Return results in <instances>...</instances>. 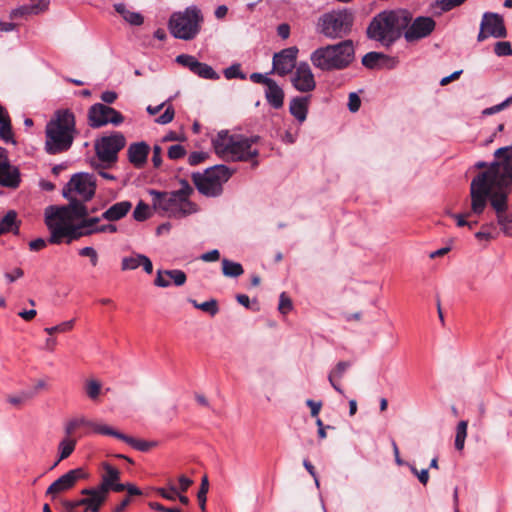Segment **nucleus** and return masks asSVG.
<instances>
[{
    "mask_svg": "<svg viewBox=\"0 0 512 512\" xmlns=\"http://www.w3.org/2000/svg\"><path fill=\"white\" fill-rule=\"evenodd\" d=\"M494 156L500 160L493 162L488 171L479 173L471 181V211L481 215L489 202L501 231L512 237V213L509 212L508 203L512 191V149L499 148Z\"/></svg>",
    "mask_w": 512,
    "mask_h": 512,
    "instance_id": "nucleus-1",
    "label": "nucleus"
},
{
    "mask_svg": "<svg viewBox=\"0 0 512 512\" xmlns=\"http://www.w3.org/2000/svg\"><path fill=\"white\" fill-rule=\"evenodd\" d=\"M90 211L85 204L49 206L45 209V223L50 231L48 242L60 244L63 238L69 244L81 237L96 234L94 231L99 217H89Z\"/></svg>",
    "mask_w": 512,
    "mask_h": 512,
    "instance_id": "nucleus-2",
    "label": "nucleus"
},
{
    "mask_svg": "<svg viewBox=\"0 0 512 512\" xmlns=\"http://www.w3.org/2000/svg\"><path fill=\"white\" fill-rule=\"evenodd\" d=\"M179 184L180 188L175 191L149 190L152 197V207L158 214L181 219L199 211L198 205L190 200V196L194 192L193 187L184 179H181Z\"/></svg>",
    "mask_w": 512,
    "mask_h": 512,
    "instance_id": "nucleus-3",
    "label": "nucleus"
},
{
    "mask_svg": "<svg viewBox=\"0 0 512 512\" xmlns=\"http://www.w3.org/2000/svg\"><path fill=\"white\" fill-rule=\"evenodd\" d=\"M75 134L74 114L69 110L57 111L45 128V151L55 155L69 150Z\"/></svg>",
    "mask_w": 512,
    "mask_h": 512,
    "instance_id": "nucleus-4",
    "label": "nucleus"
},
{
    "mask_svg": "<svg viewBox=\"0 0 512 512\" xmlns=\"http://www.w3.org/2000/svg\"><path fill=\"white\" fill-rule=\"evenodd\" d=\"M411 22V14L406 10L383 11L377 14L367 28L370 39L390 46L397 40Z\"/></svg>",
    "mask_w": 512,
    "mask_h": 512,
    "instance_id": "nucleus-5",
    "label": "nucleus"
},
{
    "mask_svg": "<svg viewBox=\"0 0 512 512\" xmlns=\"http://www.w3.org/2000/svg\"><path fill=\"white\" fill-rule=\"evenodd\" d=\"M355 59L352 40L318 47L310 54L312 65L323 72L340 71L348 68Z\"/></svg>",
    "mask_w": 512,
    "mask_h": 512,
    "instance_id": "nucleus-6",
    "label": "nucleus"
},
{
    "mask_svg": "<svg viewBox=\"0 0 512 512\" xmlns=\"http://www.w3.org/2000/svg\"><path fill=\"white\" fill-rule=\"evenodd\" d=\"M232 176V171L225 165H215L204 173H194L193 182L197 190L206 197H218L223 192V184Z\"/></svg>",
    "mask_w": 512,
    "mask_h": 512,
    "instance_id": "nucleus-7",
    "label": "nucleus"
},
{
    "mask_svg": "<svg viewBox=\"0 0 512 512\" xmlns=\"http://www.w3.org/2000/svg\"><path fill=\"white\" fill-rule=\"evenodd\" d=\"M354 16L348 9L334 10L319 19V31L329 39L343 38L352 29Z\"/></svg>",
    "mask_w": 512,
    "mask_h": 512,
    "instance_id": "nucleus-8",
    "label": "nucleus"
},
{
    "mask_svg": "<svg viewBox=\"0 0 512 512\" xmlns=\"http://www.w3.org/2000/svg\"><path fill=\"white\" fill-rule=\"evenodd\" d=\"M201 21L200 10L192 6L184 12L174 13L169 21V29L175 38L191 40L199 33Z\"/></svg>",
    "mask_w": 512,
    "mask_h": 512,
    "instance_id": "nucleus-9",
    "label": "nucleus"
},
{
    "mask_svg": "<svg viewBox=\"0 0 512 512\" xmlns=\"http://www.w3.org/2000/svg\"><path fill=\"white\" fill-rule=\"evenodd\" d=\"M96 190V181L93 175L78 173L71 177L63 189V196L69 201L68 205L85 204L92 199Z\"/></svg>",
    "mask_w": 512,
    "mask_h": 512,
    "instance_id": "nucleus-10",
    "label": "nucleus"
},
{
    "mask_svg": "<svg viewBox=\"0 0 512 512\" xmlns=\"http://www.w3.org/2000/svg\"><path fill=\"white\" fill-rule=\"evenodd\" d=\"M125 146V138L120 133L102 137L95 144L96 154L107 166L117 160L118 152Z\"/></svg>",
    "mask_w": 512,
    "mask_h": 512,
    "instance_id": "nucleus-11",
    "label": "nucleus"
},
{
    "mask_svg": "<svg viewBox=\"0 0 512 512\" xmlns=\"http://www.w3.org/2000/svg\"><path fill=\"white\" fill-rule=\"evenodd\" d=\"M88 119L91 127L98 128L108 123L119 125L124 118L120 112L102 103L92 105L88 112Z\"/></svg>",
    "mask_w": 512,
    "mask_h": 512,
    "instance_id": "nucleus-12",
    "label": "nucleus"
},
{
    "mask_svg": "<svg viewBox=\"0 0 512 512\" xmlns=\"http://www.w3.org/2000/svg\"><path fill=\"white\" fill-rule=\"evenodd\" d=\"M258 140V136L244 137L242 135H238L236 143L234 144V150H232V154L235 153V155L229 156L228 161L254 160L253 165L256 166L258 161L255 159L258 157L259 151L257 148L253 147V145Z\"/></svg>",
    "mask_w": 512,
    "mask_h": 512,
    "instance_id": "nucleus-13",
    "label": "nucleus"
},
{
    "mask_svg": "<svg viewBox=\"0 0 512 512\" xmlns=\"http://www.w3.org/2000/svg\"><path fill=\"white\" fill-rule=\"evenodd\" d=\"M86 478H88V474L83 468L69 470L47 488L46 495L55 498L58 494L72 489L79 480Z\"/></svg>",
    "mask_w": 512,
    "mask_h": 512,
    "instance_id": "nucleus-14",
    "label": "nucleus"
},
{
    "mask_svg": "<svg viewBox=\"0 0 512 512\" xmlns=\"http://www.w3.org/2000/svg\"><path fill=\"white\" fill-rule=\"evenodd\" d=\"M102 469L103 473L101 474V481L96 488L107 495L110 491H124L123 483H120V470L108 462L102 463Z\"/></svg>",
    "mask_w": 512,
    "mask_h": 512,
    "instance_id": "nucleus-15",
    "label": "nucleus"
},
{
    "mask_svg": "<svg viewBox=\"0 0 512 512\" xmlns=\"http://www.w3.org/2000/svg\"><path fill=\"white\" fill-rule=\"evenodd\" d=\"M298 49L289 47L275 53L273 56V71L280 76H285L296 68Z\"/></svg>",
    "mask_w": 512,
    "mask_h": 512,
    "instance_id": "nucleus-16",
    "label": "nucleus"
},
{
    "mask_svg": "<svg viewBox=\"0 0 512 512\" xmlns=\"http://www.w3.org/2000/svg\"><path fill=\"white\" fill-rule=\"evenodd\" d=\"M21 182L17 167L10 164L6 150L0 147V185L15 189Z\"/></svg>",
    "mask_w": 512,
    "mask_h": 512,
    "instance_id": "nucleus-17",
    "label": "nucleus"
},
{
    "mask_svg": "<svg viewBox=\"0 0 512 512\" xmlns=\"http://www.w3.org/2000/svg\"><path fill=\"white\" fill-rule=\"evenodd\" d=\"M291 82L296 90L303 93L311 92L316 87L314 74L306 62H301L297 65Z\"/></svg>",
    "mask_w": 512,
    "mask_h": 512,
    "instance_id": "nucleus-18",
    "label": "nucleus"
},
{
    "mask_svg": "<svg viewBox=\"0 0 512 512\" xmlns=\"http://www.w3.org/2000/svg\"><path fill=\"white\" fill-rule=\"evenodd\" d=\"M435 28V21L431 17H417L406 28L405 39L409 42L427 37Z\"/></svg>",
    "mask_w": 512,
    "mask_h": 512,
    "instance_id": "nucleus-19",
    "label": "nucleus"
},
{
    "mask_svg": "<svg viewBox=\"0 0 512 512\" xmlns=\"http://www.w3.org/2000/svg\"><path fill=\"white\" fill-rule=\"evenodd\" d=\"M238 135H232L226 130H222L212 139V145L215 153L224 160L232 156L234 144Z\"/></svg>",
    "mask_w": 512,
    "mask_h": 512,
    "instance_id": "nucleus-20",
    "label": "nucleus"
},
{
    "mask_svg": "<svg viewBox=\"0 0 512 512\" xmlns=\"http://www.w3.org/2000/svg\"><path fill=\"white\" fill-rule=\"evenodd\" d=\"M187 276L184 271L179 269L163 270L159 269L156 273L154 285L160 288H167L173 283L180 287L186 283Z\"/></svg>",
    "mask_w": 512,
    "mask_h": 512,
    "instance_id": "nucleus-21",
    "label": "nucleus"
},
{
    "mask_svg": "<svg viewBox=\"0 0 512 512\" xmlns=\"http://www.w3.org/2000/svg\"><path fill=\"white\" fill-rule=\"evenodd\" d=\"M142 267L144 272L151 274L153 272V264L149 257L144 254L132 252L121 259V270L132 271Z\"/></svg>",
    "mask_w": 512,
    "mask_h": 512,
    "instance_id": "nucleus-22",
    "label": "nucleus"
},
{
    "mask_svg": "<svg viewBox=\"0 0 512 512\" xmlns=\"http://www.w3.org/2000/svg\"><path fill=\"white\" fill-rule=\"evenodd\" d=\"M483 26L486 27L487 31L494 38H505L507 31L504 25L503 17L497 13L486 12L482 16Z\"/></svg>",
    "mask_w": 512,
    "mask_h": 512,
    "instance_id": "nucleus-23",
    "label": "nucleus"
},
{
    "mask_svg": "<svg viewBox=\"0 0 512 512\" xmlns=\"http://www.w3.org/2000/svg\"><path fill=\"white\" fill-rule=\"evenodd\" d=\"M83 496H89L87 507L83 512H99L108 495L96 487L84 488L80 491Z\"/></svg>",
    "mask_w": 512,
    "mask_h": 512,
    "instance_id": "nucleus-24",
    "label": "nucleus"
},
{
    "mask_svg": "<svg viewBox=\"0 0 512 512\" xmlns=\"http://www.w3.org/2000/svg\"><path fill=\"white\" fill-rule=\"evenodd\" d=\"M132 208L130 201H120L111 205L101 214V218L109 222H115L124 218Z\"/></svg>",
    "mask_w": 512,
    "mask_h": 512,
    "instance_id": "nucleus-25",
    "label": "nucleus"
},
{
    "mask_svg": "<svg viewBox=\"0 0 512 512\" xmlns=\"http://www.w3.org/2000/svg\"><path fill=\"white\" fill-rule=\"evenodd\" d=\"M149 146L144 143H134L128 149L129 161L136 167H142L147 160Z\"/></svg>",
    "mask_w": 512,
    "mask_h": 512,
    "instance_id": "nucleus-26",
    "label": "nucleus"
},
{
    "mask_svg": "<svg viewBox=\"0 0 512 512\" xmlns=\"http://www.w3.org/2000/svg\"><path fill=\"white\" fill-rule=\"evenodd\" d=\"M308 104L309 97H294L289 103V112L300 124L307 118Z\"/></svg>",
    "mask_w": 512,
    "mask_h": 512,
    "instance_id": "nucleus-27",
    "label": "nucleus"
},
{
    "mask_svg": "<svg viewBox=\"0 0 512 512\" xmlns=\"http://www.w3.org/2000/svg\"><path fill=\"white\" fill-rule=\"evenodd\" d=\"M265 97L267 102L275 109H279L284 103V92L276 81L270 82L266 87Z\"/></svg>",
    "mask_w": 512,
    "mask_h": 512,
    "instance_id": "nucleus-28",
    "label": "nucleus"
},
{
    "mask_svg": "<svg viewBox=\"0 0 512 512\" xmlns=\"http://www.w3.org/2000/svg\"><path fill=\"white\" fill-rule=\"evenodd\" d=\"M19 232V221H17V213L14 210H9L0 220V236L2 234Z\"/></svg>",
    "mask_w": 512,
    "mask_h": 512,
    "instance_id": "nucleus-29",
    "label": "nucleus"
},
{
    "mask_svg": "<svg viewBox=\"0 0 512 512\" xmlns=\"http://www.w3.org/2000/svg\"><path fill=\"white\" fill-rule=\"evenodd\" d=\"M93 420H90L84 416H78L69 419L64 426V431L67 436H72L81 428H88L91 430Z\"/></svg>",
    "mask_w": 512,
    "mask_h": 512,
    "instance_id": "nucleus-30",
    "label": "nucleus"
},
{
    "mask_svg": "<svg viewBox=\"0 0 512 512\" xmlns=\"http://www.w3.org/2000/svg\"><path fill=\"white\" fill-rule=\"evenodd\" d=\"M351 366V363L348 361H340L336 364L335 368L329 373L328 380L331 386L338 392L343 393V390L337 383L338 380H340L347 369Z\"/></svg>",
    "mask_w": 512,
    "mask_h": 512,
    "instance_id": "nucleus-31",
    "label": "nucleus"
},
{
    "mask_svg": "<svg viewBox=\"0 0 512 512\" xmlns=\"http://www.w3.org/2000/svg\"><path fill=\"white\" fill-rule=\"evenodd\" d=\"M76 440L71 438V436H67L63 438L58 444V459L53 465V467L57 466L59 462L68 458L75 450Z\"/></svg>",
    "mask_w": 512,
    "mask_h": 512,
    "instance_id": "nucleus-32",
    "label": "nucleus"
},
{
    "mask_svg": "<svg viewBox=\"0 0 512 512\" xmlns=\"http://www.w3.org/2000/svg\"><path fill=\"white\" fill-rule=\"evenodd\" d=\"M114 8L127 23L135 26L143 23V16L140 13L130 11L125 4L117 3L114 5Z\"/></svg>",
    "mask_w": 512,
    "mask_h": 512,
    "instance_id": "nucleus-33",
    "label": "nucleus"
},
{
    "mask_svg": "<svg viewBox=\"0 0 512 512\" xmlns=\"http://www.w3.org/2000/svg\"><path fill=\"white\" fill-rule=\"evenodd\" d=\"M91 432L104 436H112L120 440H122V436H124L123 433L115 430L113 427L97 421H93Z\"/></svg>",
    "mask_w": 512,
    "mask_h": 512,
    "instance_id": "nucleus-34",
    "label": "nucleus"
},
{
    "mask_svg": "<svg viewBox=\"0 0 512 512\" xmlns=\"http://www.w3.org/2000/svg\"><path fill=\"white\" fill-rule=\"evenodd\" d=\"M193 73L203 79L218 80L220 78L219 74L212 68V66L199 61Z\"/></svg>",
    "mask_w": 512,
    "mask_h": 512,
    "instance_id": "nucleus-35",
    "label": "nucleus"
},
{
    "mask_svg": "<svg viewBox=\"0 0 512 512\" xmlns=\"http://www.w3.org/2000/svg\"><path fill=\"white\" fill-rule=\"evenodd\" d=\"M244 272L240 263L230 261L228 259L222 260V273L226 277H239Z\"/></svg>",
    "mask_w": 512,
    "mask_h": 512,
    "instance_id": "nucleus-36",
    "label": "nucleus"
},
{
    "mask_svg": "<svg viewBox=\"0 0 512 512\" xmlns=\"http://www.w3.org/2000/svg\"><path fill=\"white\" fill-rule=\"evenodd\" d=\"M122 441H124L125 443H127L128 445L133 447L134 449L141 451V452H146L149 449H151L152 447L156 446V444H157L156 442H148L145 440L136 439V438H133L126 434H124V436H122Z\"/></svg>",
    "mask_w": 512,
    "mask_h": 512,
    "instance_id": "nucleus-37",
    "label": "nucleus"
},
{
    "mask_svg": "<svg viewBox=\"0 0 512 512\" xmlns=\"http://www.w3.org/2000/svg\"><path fill=\"white\" fill-rule=\"evenodd\" d=\"M468 422L465 420L460 421L456 427L455 448L459 451L463 450L465 439L467 437Z\"/></svg>",
    "mask_w": 512,
    "mask_h": 512,
    "instance_id": "nucleus-38",
    "label": "nucleus"
},
{
    "mask_svg": "<svg viewBox=\"0 0 512 512\" xmlns=\"http://www.w3.org/2000/svg\"><path fill=\"white\" fill-rule=\"evenodd\" d=\"M101 388V383L96 379H89L85 383V392L92 401L98 400Z\"/></svg>",
    "mask_w": 512,
    "mask_h": 512,
    "instance_id": "nucleus-39",
    "label": "nucleus"
},
{
    "mask_svg": "<svg viewBox=\"0 0 512 512\" xmlns=\"http://www.w3.org/2000/svg\"><path fill=\"white\" fill-rule=\"evenodd\" d=\"M383 58V53L369 52L362 58V64L368 69H376L379 66V61Z\"/></svg>",
    "mask_w": 512,
    "mask_h": 512,
    "instance_id": "nucleus-40",
    "label": "nucleus"
},
{
    "mask_svg": "<svg viewBox=\"0 0 512 512\" xmlns=\"http://www.w3.org/2000/svg\"><path fill=\"white\" fill-rule=\"evenodd\" d=\"M223 74L226 79H246V74L241 71V65L239 63L232 64L231 66L224 69Z\"/></svg>",
    "mask_w": 512,
    "mask_h": 512,
    "instance_id": "nucleus-41",
    "label": "nucleus"
},
{
    "mask_svg": "<svg viewBox=\"0 0 512 512\" xmlns=\"http://www.w3.org/2000/svg\"><path fill=\"white\" fill-rule=\"evenodd\" d=\"M0 137L5 142L15 143L13 139L10 117L0 122Z\"/></svg>",
    "mask_w": 512,
    "mask_h": 512,
    "instance_id": "nucleus-42",
    "label": "nucleus"
},
{
    "mask_svg": "<svg viewBox=\"0 0 512 512\" xmlns=\"http://www.w3.org/2000/svg\"><path fill=\"white\" fill-rule=\"evenodd\" d=\"M151 216L150 208L147 204L140 201L134 209L133 217L136 221H144Z\"/></svg>",
    "mask_w": 512,
    "mask_h": 512,
    "instance_id": "nucleus-43",
    "label": "nucleus"
},
{
    "mask_svg": "<svg viewBox=\"0 0 512 512\" xmlns=\"http://www.w3.org/2000/svg\"><path fill=\"white\" fill-rule=\"evenodd\" d=\"M209 489V482L207 476H204L201 481V485L197 494V498L199 501V505L202 511L205 510L206 500H207V493Z\"/></svg>",
    "mask_w": 512,
    "mask_h": 512,
    "instance_id": "nucleus-44",
    "label": "nucleus"
},
{
    "mask_svg": "<svg viewBox=\"0 0 512 512\" xmlns=\"http://www.w3.org/2000/svg\"><path fill=\"white\" fill-rule=\"evenodd\" d=\"M176 62L178 64L188 68L193 73V71L198 63V60L192 55L180 54L176 57Z\"/></svg>",
    "mask_w": 512,
    "mask_h": 512,
    "instance_id": "nucleus-45",
    "label": "nucleus"
},
{
    "mask_svg": "<svg viewBox=\"0 0 512 512\" xmlns=\"http://www.w3.org/2000/svg\"><path fill=\"white\" fill-rule=\"evenodd\" d=\"M156 492L163 498L167 500H175L178 495L177 487L173 484V482H168V489L166 488H157Z\"/></svg>",
    "mask_w": 512,
    "mask_h": 512,
    "instance_id": "nucleus-46",
    "label": "nucleus"
},
{
    "mask_svg": "<svg viewBox=\"0 0 512 512\" xmlns=\"http://www.w3.org/2000/svg\"><path fill=\"white\" fill-rule=\"evenodd\" d=\"M511 104H512V96L508 97L507 99H505L500 104H497V105H494V106H491V107H488V108L484 109L482 111V114L485 115V116L496 114V113L504 110L505 108H507Z\"/></svg>",
    "mask_w": 512,
    "mask_h": 512,
    "instance_id": "nucleus-47",
    "label": "nucleus"
},
{
    "mask_svg": "<svg viewBox=\"0 0 512 512\" xmlns=\"http://www.w3.org/2000/svg\"><path fill=\"white\" fill-rule=\"evenodd\" d=\"M49 0H30V11L33 15H38L48 9Z\"/></svg>",
    "mask_w": 512,
    "mask_h": 512,
    "instance_id": "nucleus-48",
    "label": "nucleus"
},
{
    "mask_svg": "<svg viewBox=\"0 0 512 512\" xmlns=\"http://www.w3.org/2000/svg\"><path fill=\"white\" fill-rule=\"evenodd\" d=\"M196 308L207 312L212 316L216 315L219 311L218 303L215 299L200 303V305H196Z\"/></svg>",
    "mask_w": 512,
    "mask_h": 512,
    "instance_id": "nucleus-49",
    "label": "nucleus"
},
{
    "mask_svg": "<svg viewBox=\"0 0 512 512\" xmlns=\"http://www.w3.org/2000/svg\"><path fill=\"white\" fill-rule=\"evenodd\" d=\"M494 52L497 56H509L512 55L511 44L508 41L497 42L494 46Z\"/></svg>",
    "mask_w": 512,
    "mask_h": 512,
    "instance_id": "nucleus-50",
    "label": "nucleus"
},
{
    "mask_svg": "<svg viewBox=\"0 0 512 512\" xmlns=\"http://www.w3.org/2000/svg\"><path fill=\"white\" fill-rule=\"evenodd\" d=\"M79 255L83 257H88L92 266H96L98 264V253L94 247L87 246L83 247L79 250Z\"/></svg>",
    "mask_w": 512,
    "mask_h": 512,
    "instance_id": "nucleus-51",
    "label": "nucleus"
},
{
    "mask_svg": "<svg viewBox=\"0 0 512 512\" xmlns=\"http://www.w3.org/2000/svg\"><path fill=\"white\" fill-rule=\"evenodd\" d=\"M186 154L185 148L180 144H175L169 147L168 157L172 160L182 158Z\"/></svg>",
    "mask_w": 512,
    "mask_h": 512,
    "instance_id": "nucleus-52",
    "label": "nucleus"
},
{
    "mask_svg": "<svg viewBox=\"0 0 512 512\" xmlns=\"http://www.w3.org/2000/svg\"><path fill=\"white\" fill-rule=\"evenodd\" d=\"M278 310L282 314L292 310V301L284 292L280 295Z\"/></svg>",
    "mask_w": 512,
    "mask_h": 512,
    "instance_id": "nucleus-53",
    "label": "nucleus"
},
{
    "mask_svg": "<svg viewBox=\"0 0 512 512\" xmlns=\"http://www.w3.org/2000/svg\"><path fill=\"white\" fill-rule=\"evenodd\" d=\"M174 115H175L174 108L171 105H169L165 109L164 113L162 115H160L155 121L158 124L165 125V124L170 123L173 120Z\"/></svg>",
    "mask_w": 512,
    "mask_h": 512,
    "instance_id": "nucleus-54",
    "label": "nucleus"
},
{
    "mask_svg": "<svg viewBox=\"0 0 512 512\" xmlns=\"http://www.w3.org/2000/svg\"><path fill=\"white\" fill-rule=\"evenodd\" d=\"M28 15H33L30 11L29 4L17 7L10 12L11 19L24 18Z\"/></svg>",
    "mask_w": 512,
    "mask_h": 512,
    "instance_id": "nucleus-55",
    "label": "nucleus"
},
{
    "mask_svg": "<svg viewBox=\"0 0 512 512\" xmlns=\"http://www.w3.org/2000/svg\"><path fill=\"white\" fill-rule=\"evenodd\" d=\"M466 0H436L437 5L443 11H449L463 4Z\"/></svg>",
    "mask_w": 512,
    "mask_h": 512,
    "instance_id": "nucleus-56",
    "label": "nucleus"
},
{
    "mask_svg": "<svg viewBox=\"0 0 512 512\" xmlns=\"http://www.w3.org/2000/svg\"><path fill=\"white\" fill-rule=\"evenodd\" d=\"M94 231H96V234H99V233L114 234L118 231V228L113 223L100 224V222H97V225H96Z\"/></svg>",
    "mask_w": 512,
    "mask_h": 512,
    "instance_id": "nucleus-57",
    "label": "nucleus"
},
{
    "mask_svg": "<svg viewBox=\"0 0 512 512\" xmlns=\"http://www.w3.org/2000/svg\"><path fill=\"white\" fill-rule=\"evenodd\" d=\"M398 59L395 57H390L385 54H383V58L379 61L378 68H387V69H393L397 66Z\"/></svg>",
    "mask_w": 512,
    "mask_h": 512,
    "instance_id": "nucleus-58",
    "label": "nucleus"
},
{
    "mask_svg": "<svg viewBox=\"0 0 512 512\" xmlns=\"http://www.w3.org/2000/svg\"><path fill=\"white\" fill-rule=\"evenodd\" d=\"M360 105H361V100L359 98V96L352 92L349 94V99H348V108L351 112H357L360 108Z\"/></svg>",
    "mask_w": 512,
    "mask_h": 512,
    "instance_id": "nucleus-59",
    "label": "nucleus"
},
{
    "mask_svg": "<svg viewBox=\"0 0 512 512\" xmlns=\"http://www.w3.org/2000/svg\"><path fill=\"white\" fill-rule=\"evenodd\" d=\"M208 157V154L205 152H192L188 157V162L190 165H197L203 162Z\"/></svg>",
    "mask_w": 512,
    "mask_h": 512,
    "instance_id": "nucleus-60",
    "label": "nucleus"
},
{
    "mask_svg": "<svg viewBox=\"0 0 512 512\" xmlns=\"http://www.w3.org/2000/svg\"><path fill=\"white\" fill-rule=\"evenodd\" d=\"M250 80L254 83L264 84L266 87L273 81V79L261 73H252L250 75Z\"/></svg>",
    "mask_w": 512,
    "mask_h": 512,
    "instance_id": "nucleus-61",
    "label": "nucleus"
},
{
    "mask_svg": "<svg viewBox=\"0 0 512 512\" xmlns=\"http://www.w3.org/2000/svg\"><path fill=\"white\" fill-rule=\"evenodd\" d=\"M162 148L159 145H154L153 147V155H152V163L154 167H160L162 163Z\"/></svg>",
    "mask_w": 512,
    "mask_h": 512,
    "instance_id": "nucleus-62",
    "label": "nucleus"
},
{
    "mask_svg": "<svg viewBox=\"0 0 512 512\" xmlns=\"http://www.w3.org/2000/svg\"><path fill=\"white\" fill-rule=\"evenodd\" d=\"M220 258V253L217 249H213L211 251H208L206 253H203L200 256V259L204 262H214L217 261Z\"/></svg>",
    "mask_w": 512,
    "mask_h": 512,
    "instance_id": "nucleus-63",
    "label": "nucleus"
},
{
    "mask_svg": "<svg viewBox=\"0 0 512 512\" xmlns=\"http://www.w3.org/2000/svg\"><path fill=\"white\" fill-rule=\"evenodd\" d=\"M193 481L182 475L179 477V487L177 488L179 493H184L188 490V488L192 485Z\"/></svg>",
    "mask_w": 512,
    "mask_h": 512,
    "instance_id": "nucleus-64",
    "label": "nucleus"
}]
</instances>
